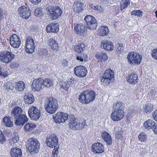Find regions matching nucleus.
<instances>
[{"mask_svg": "<svg viewBox=\"0 0 157 157\" xmlns=\"http://www.w3.org/2000/svg\"><path fill=\"white\" fill-rule=\"evenodd\" d=\"M121 10L126 8L130 4V0H122L121 2Z\"/></svg>", "mask_w": 157, "mask_h": 157, "instance_id": "79ce46f5", "label": "nucleus"}, {"mask_svg": "<svg viewBox=\"0 0 157 157\" xmlns=\"http://www.w3.org/2000/svg\"><path fill=\"white\" fill-rule=\"evenodd\" d=\"M24 99L25 103L28 104H31L35 100L33 95L29 93H26L25 94Z\"/></svg>", "mask_w": 157, "mask_h": 157, "instance_id": "393cba45", "label": "nucleus"}, {"mask_svg": "<svg viewBox=\"0 0 157 157\" xmlns=\"http://www.w3.org/2000/svg\"><path fill=\"white\" fill-rule=\"evenodd\" d=\"M19 62L17 61L13 62L11 65L12 68H17L19 67Z\"/></svg>", "mask_w": 157, "mask_h": 157, "instance_id": "4d7b16f0", "label": "nucleus"}, {"mask_svg": "<svg viewBox=\"0 0 157 157\" xmlns=\"http://www.w3.org/2000/svg\"><path fill=\"white\" fill-rule=\"evenodd\" d=\"M98 10H99L100 13H101L103 12L104 10V9L103 8L101 7V6H99Z\"/></svg>", "mask_w": 157, "mask_h": 157, "instance_id": "338daca9", "label": "nucleus"}, {"mask_svg": "<svg viewBox=\"0 0 157 157\" xmlns=\"http://www.w3.org/2000/svg\"><path fill=\"white\" fill-rule=\"evenodd\" d=\"M78 125L79 126L80 128H75V129H82L83 127H84L86 125V123L85 121H84L83 122L81 123V126H80V123H78Z\"/></svg>", "mask_w": 157, "mask_h": 157, "instance_id": "e2e57ef3", "label": "nucleus"}, {"mask_svg": "<svg viewBox=\"0 0 157 157\" xmlns=\"http://www.w3.org/2000/svg\"><path fill=\"white\" fill-rule=\"evenodd\" d=\"M153 131L154 133L157 134V124L155 125Z\"/></svg>", "mask_w": 157, "mask_h": 157, "instance_id": "774afa93", "label": "nucleus"}, {"mask_svg": "<svg viewBox=\"0 0 157 157\" xmlns=\"http://www.w3.org/2000/svg\"><path fill=\"white\" fill-rule=\"evenodd\" d=\"M68 63V61L65 59H63L62 61V65L64 66H67Z\"/></svg>", "mask_w": 157, "mask_h": 157, "instance_id": "0e129e2a", "label": "nucleus"}, {"mask_svg": "<svg viewBox=\"0 0 157 157\" xmlns=\"http://www.w3.org/2000/svg\"><path fill=\"white\" fill-rule=\"evenodd\" d=\"M59 139L57 136L54 134H52L48 136L46 140L47 146L52 148H59Z\"/></svg>", "mask_w": 157, "mask_h": 157, "instance_id": "0eeeda50", "label": "nucleus"}, {"mask_svg": "<svg viewBox=\"0 0 157 157\" xmlns=\"http://www.w3.org/2000/svg\"><path fill=\"white\" fill-rule=\"evenodd\" d=\"M76 33L81 36H84L86 33V28L82 24H77L75 28Z\"/></svg>", "mask_w": 157, "mask_h": 157, "instance_id": "a211bd4d", "label": "nucleus"}, {"mask_svg": "<svg viewBox=\"0 0 157 157\" xmlns=\"http://www.w3.org/2000/svg\"><path fill=\"white\" fill-rule=\"evenodd\" d=\"M42 10L40 8H37L35 10L34 14L36 16L40 17L42 15Z\"/></svg>", "mask_w": 157, "mask_h": 157, "instance_id": "de8ad7c7", "label": "nucleus"}, {"mask_svg": "<svg viewBox=\"0 0 157 157\" xmlns=\"http://www.w3.org/2000/svg\"><path fill=\"white\" fill-rule=\"evenodd\" d=\"M82 5L80 2H75L73 5V10L75 13H78L82 10Z\"/></svg>", "mask_w": 157, "mask_h": 157, "instance_id": "cd10ccee", "label": "nucleus"}, {"mask_svg": "<svg viewBox=\"0 0 157 157\" xmlns=\"http://www.w3.org/2000/svg\"><path fill=\"white\" fill-rule=\"evenodd\" d=\"M109 32L108 28L105 26H101L98 30V34L101 36H104L107 34Z\"/></svg>", "mask_w": 157, "mask_h": 157, "instance_id": "e433bc0d", "label": "nucleus"}, {"mask_svg": "<svg viewBox=\"0 0 157 157\" xmlns=\"http://www.w3.org/2000/svg\"><path fill=\"white\" fill-rule=\"evenodd\" d=\"M46 30L48 32H58L59 31V25L57 23H51L46 27Z\"/></svg>", "mask_w": 157, "mask_h": 157, "instance_id": "412c9836", "label": "nucleus"}, {"mask_svg": "<svg viewBox=\"0 0 157 157\" xmlns=\"http://www.w3.org/2000/svg\"><path fill=\"white\" fill-rule=\"evenodd\" d=\"M152 57L157 60V49H155L153 50L151 52Z\"/></svg>", "mask_w": 157, "mask_h": 157, "instance_id": "6e6d98bb", "label": "nucleus"}, {"mask_svg": "<svg viewBox=\"0 0 157 157\" xmlns=\"http://www.w3.org/2000/svg\"><path fill=\"white\" fill-rule=\"evenodd\" d=\"M152 116L154 120L157 121V110H155L152 113Z\"/></svg>", "mask_w": 157, "mask_h": 157, "instance_id": "052dcab7", "label": "nucleus"}, {"mask_svg": "<svg viewBox=\"0 0 157 157\" xmlns=\"http://www.w3.org/2000/svg\"><path fill=\"white\" fill-rule=\"evenodd\" d=\"M75 75L80 77H85L87 73V70L84 67L80 65L76 66L74 69Z\"/></svg>", "mask_w": 157, "mask_h": 157, "instance_id": "f8f14e48", "label": "nucleus"}, {"mask_svg": "<svg viewBox=\"0 0 157 157\" xmlns=\"http://www.w3.org/2000/svg\"><path fill=\"white\" fill-rule=\"evenodd\" d=\"M111 81V80L109 78H104V76L101 79V82H103V85H104L109 83Z\"/></svg>", "mask_w": 157, "mask_h": 157, "instance_id": "603ef678", "label": "nucleus"}, {"mask_svg": "<svg viewBox=\"0 0 157 157\" xmlns=\"http://www.w3.org/2000/svg\"><path fill=\"white\" fill-rule=\"evenodd\" d=\"M111 114L112 120L114 121L121 120L124 116V104L120 101H115L113 105Z\"/></svg>", "mask_w": 157, "mask_h": 157, "instance_id": "f257e3e1", "label": "nucleus"}, {"mask_svg": "<svg viewBox=\"0 0 157 157\" xmlns=\"http://www.w3.org/2000/svg\"><path fill=\"white\" fill-rule=\"evenodd\" d=\"M53 84V81L49 78H45L43 79V85L47 87H50Z\"/></svg>", "mask_w": 157, "mask_h": 157, "instance_id": "37998d69", "label": "nucleus"}, {"mask_svg": "<svg viewBox=\"0 0 157 157\" xmlns=\"http://www.w3.org/2000/svg\"><path fill=\"white\" fill-rule=\"evenodd\" d=\"M99 6L95 5L93 4H91L90 5V8L94 9V10H97L98 9Z\"/></svg>", "mask_w": 157, "mask_h": 157, "instance_id": "680f3d73", "label": "nucleus"}, {"mask_svg": "<svg viewBox=\"0 0 157 157\" xmlns=\"http://www.w3.org/2000/svg\"><path fill=\"white\" fill-rule=\"evenodd\" d=\"M27 144L28 149L32 153H36L39 151L40 144L36 139L33 138L29 139Z\"/></svg>", "mask_w": 157, "mask_h": 157, "instance_id": "39448f33", "label": "nucleus"}, {"mask_svg": "<svg viewBox=\"0 0 157 157\" xmlns=\"http://www.w3.org/2000/svg\"><path fill=\"white\" fill-rule=\"evenodd\" d=\"M28 113L31 119L36 121L40 116V111L36 107L32 106L29 109Z\"/></svg>", "mask_w": 157, "mask_h": 157, "instance_id": "9d476101", "label": "nucleus"}, {"mask_svg": "<svg viewBox=\"0 0 157 157\" xmlns=\"http://www.w3.org/2000/svg\"><path fill=\"white\" fill-rule=\"evenodd\" d=\"M18 140L19 139L18 137L16 136H14L13 139L9 140V143L10 145H14L17 142Z\"/></svg>", "mask_w": 157, "mask_h": 157, "instance_id": "8fccbe9b", "label": "nucleus"}, {"mask_svg": "<svg viewBox=\"0 0 157 157\" xmlns=\"http://www.w3.org/2000/svg\"><path fill=\"white\" fill-rule=\"evenodd\" d=\"M22 110L19 107H15L11 111V115L14 118L21 114Z\"/></svg>", "mask_w": 157, "mask_h": 157, "instance_id": "bb28decb", "label": "nucleus"}, {"mask_svg": "<svg viewBox=\"0 0 157 157\" xmlns=\"http://www.w3.org/2000/svg\"><path fill=\"white\" fill-rule=\"evenodd\" d=\"M26 43V50L27 52L32 53L34 52L35 48L33 38L30 36H28L27 37Z\"/></svg>", "mask_w": 157, "mask_h": 157, "instance_id": "2eb2a0df", "label": "nucleus"}, {"mask_svg": "<svg viewBox=\"0 0 157 157\" xmlns=\"http://www.w3.org/2000/svg\"><path fill=\"white\" fill-rule=\"evenodd\" d=\"M4 88L8 91L12 90L13 88V86L11 85V83L10 82H7L5 84Z\"/></svg>", "mask_w": 157, "mask_h": 157, "instance_id": "09e8293b", "label": "nucleus"}, {"mask_svg": "<svg viewBox=\"0 0 157 157\" xmlns=\"http://www.w3.org/2000/svg\"><path fill=\"white\" fill-rule=\"evenodd\" d=\"M58 148H54L52 151V157H57V153L58 152Z\"/></svg>", "mask_w": 157, "mask_h": 157, "instance_id": "13d9d810", "label": "nucleus"}, {"mask_svg": "<svg viewBox=\"0 0 157 157\" xmlns=\"http://www.w3.org/2000/svg\"><path fill=\"white\" fill-rule=\"evenodd\" d=\"M25 85L23 82L19 81L16 83L15 88L18 91H22L25 88Z\"/></svg>", "mask_w": 157, "mask_h": 157, "instance_id": "58836bf2", "label": "nucleus"}, {"mask_svg": "<svg viewBox=\"0 0 157 157\" xmlns=\"http://www.w3.org/2000/svg\"><path fill=\"white\" fill-rule=\"evenodd\" d=\"M68 117L67 113L62 112H58L53 115L55 122L58 124L64 122L67 119Z\"/></svg>", "mask_w": 157, "mask_h": 157, "instance_id": "9b49d317", "label": "nucleus"}, {"mask_svg": "<svg viewBox=\"0 0 157 157\" xmlns=\"http://www.w3.org/2000/svg\"><path fill=\"white\" fill-rule=\"evenodd\" d=\"M142 13L143 12L141 10H133L131 12V15L140 17L142 15Z\"/></svg>", "mask_w": 157, "mask_h": 157, "instance_id": "49530a36", "label": "nucleus"}, {"mask_svg": "<svg viewBox=\"0 0 157 157\" xmlns=\"http://www.w3.org/2000/svg\"><path fill=\"white\" fill-rule=\"evenodd\" d=\"M46 10L50 17L53 20L59 18L62 13L61 9L58 6L50 5L47 7Z\"/></svg>", "mask_w": 157, "mask_h": 157, "instance_id": "20e7f679", "label": "nucleus"}, {"mask_svg": "<svg viewBox=\"0 0 157 157\" xmlns=\"http://www.w3.org/2000/svg\"><path fill=\"white\" fill-rule=\"evenodd\" d=\"M155 122L151 119H149L145 121L144 126L145 129H150L153 128L155 126Z\"/></svg>", "mask_w": 157, "mask_h": 157, "instance_id": "c85d7f7f", "label": "nucleus"}, {"mask_svg": "<svg viewBox=\"0 0 157 157\" xmlns=\"http://www.w3.org/2000/svg\"><path fill=\"white\" fill-rule=\"evenodd\" d=\"M21 41L19 37L16 34L12 35L10 37V45L14 48H18L20 45Z\"/></svg>", "mask_w": 157, "mask_h": 157, "instance_id": "4468645a", "label": "nucleus"}, {"mask_svg": "<svg viewBox=\"0 0 157 157\" xmlns=\"http://www.w3.org/2000/svg\"><path fill=\"white\" fill-rule=\"evenodd\" d=\"M114 76L113 72L111 69H108L106 70L104 73V77L109 78L111 80Z\"/></svg>", "mask_w": 157, "mask_h": 157, "instance_id": "4c0bfd02", "label": "nucleus"}, {"mask_svg": "<svg viewBox=\"0 0 157 157\" xmlns=\"http://www.w3.org/2000/svg\"><path fill=\"white\" fill-rule=\"evenodd\" d=\"M48 51L45 49L40 48L38 51V55L40 57L44 59H46L48 57Z\"/></svg>", "mask_w": 157, "mask_h": 157, "instance_id": "f704fd0d", "label": "nucleus"}, {"mask_svg": "<svg viewBox=\"0 0 157 157\" xmlns=\"http://www.w3.org/2000/svg\"><path fill=\"white\" fill-rule=\"evenodd\" d=\"M101 136L104 140L109 145L112 144V139L110 135L107 132H104L101 134Z\"/></svg>", "mask_w": 157, "mask_h": 157, "instance_id": "5701e85b", "label": "nucleus"}, {"mask_svg": "<svg viewBox=\"0 0 157 157\" xmlns=\"http://www.w3.org/2000/svg\"><path fill=\"white\" fill-rule=\"evenodd\" d=\"M95 96V93L94 90H86L80 94L78 100L82 103L88 104L94 100Z\"/></svg>", "mask_w": 157, "mask_h": 157, "instance_id": "f03ea898", "label": "nucleus"}, {"mask_svg": "<svg viewBox=\"0 0 157 157\" xmlns=\"http://www.w3.org/2000/svg\"><path fill=\"white\" fill-rule=\"evenodd\" d=\"M36 127L34 123L29 122L24 126V130L26 132H29L35 128Z\"/></svg>", "mask_w": 157, "mask_h": 157, "instance_id": "7c9ffc66", "label": "nucleus"}, {"mask_svg": "<svg viewBox=\"0 0 157 157\" xmlns=\"http://www.w3.org/2000/svg\"><path fill=\"white\" fill-rule=\"evenodd\" d=\"M157 91L154 89H152L150 93L148 94L150 97H151V98H154L155 97H157Z\"/></svg>", "mask_w": 157, "mask_h": 157, "instance_id": "3c124183", "label": "nucleus"}, {"mask_svg": "<svg viewBox=\"0 0 157 157\" xmlns=\"http://www.w3.org/2000/svg\"><path fill=\"white\" fill-rule=\"evenodd\" d=\"M138 78L137 75L132 72L128 75L126 78L128 82L135 84L137 82Z\"/></svg>", "mask_w": 157, "mask_h": 157, "instance_id": "4be33fe9", "label": "nucleus"}, {"mask_svg": "<svg viewBox=\"0 0 157 157\" xmlns=\"http://www.w3.org/2000/svg\"><path fill=\"white\" fill-rule=\"evenodd\" d=\"M70 82L61 81L59 82V85L61 88L67 90L70 87Z\"/></svg>", "mask_w": 157, "mask_h": 157, "instance_id": "a19ab883", "label": "nucleus"}, {"mask_svg": "<svg viewBox=\"0 0 157 157\" xmlns=\"http://www.w3.org/2000/svg\"><path fill=\"white\" fill-rule=\"evenodd\" d=\"M123 132L121 131H118L116 135V137L118 139L121 140L123 138Z\"/></svg>", "mask_w": 157, "mask_h": 157, "instance_id": "5fc2aeb1", "label": "nucleus"}, {"mask_svg": "<svg viewBox=\"0 0 157 157\" xmlns=\"http://www.w3.org/2000/svg\"><path fill=\"white\" fill-rule=\"evenodd\" d=\"M49 45L51 48L56 51H58L59 49V46L55 39L53 38H50L49 40Z\"/></svg>", "mask_w": 157, "mask_h": 157, "instance_id": "c756f323", "label": "nucleus"}, {"mask_svg": "<svg viewBox=\"0 0 157 157\" xmlns=\"http://www.w3.org/2000/svg\"><path fill=\"white\" fill-rule=\"evenodd\" d=\"M43 79L41 78L34 79L32 83V87L34 91H39L42 88Z\"/></svg>", "mask_w": 157, "mask_h": 157, "instance_id": "f3484780", "label": "nucleus"}, {"mask_svg": "<svg viewBox=\"0 0 157 157\" xmlns=\"http://www.w3.org/2000/svg\"><path fill=\"white\" fill-rule=\"evenodd\" d=\"M127 58L128 62L131 64H138L141 61L142 56L138 53L131 52L128 54Z\"/></svg>", "mask_w": 157, "mask_h": 157, "instance_id": "423d86ee", "label": "nucleus"}, {"mask_svg": "<svg viewBox=\"0 0 157 157\" xmlns=\"http://www.w3.org/2000/svg\"><path fill=\"white\" fill-rule=\"evenodd\" d=\"M85 47V45L83 44H82L75 46L74 47V50L77 52L80 53L83 51Z\"/></svg>", "mask_w": 157, "mask_h": 157, "instance_id": "ea45409f", "label": "nucleus"}, {"mask_svg": "<svg viewBox=\"0 0 157 157\" xmlns=\"http://www.w3.org/2000/svg\"><path fill=\"white\" fill-rule=\"evenodd\" d=\"M88 56L87 54L80 53L77 55L76 59L79 62H86L87 60Z\"/></svg>", "mask_w": 157, "mask_h": 157, "instance_id": "c9c22d12", "label": "nucleus"}, {"mask_svg": "<svg viewBox=\"0 0 157 157\" xmlns=\"http://www.w3.org/2000/svg\"><path fill=\"white\" fill-rule=\"evenodd\" d=\"M10 154L12 157H21L22 156L21 150L19 148L14 147L11 148Z\"/></svg>", "mask_w": 157, "mask_h": 157, "instance_id": "b1692460", "label": "nucleus"}, {"mask_svg": "<svg viewBox=\"0 0 157 157\" xmlns=\"http://www.w3.org/2000/svg\"><path fill=\"white\" fill-rule=\"evenodd\" d=\"M102 43L101 46H103L105 50L111 51L113 49V44L111 42L105 40L102 42Z\"/></svg>", "mask_w": 157, "mask_h": 157, "instance_id": "a878e982", "label": "nucleus"}, {"mask_svg": "<svg viewBox=\"0 0 157 157\" xmlns=\"http://www.w3.org/2000/svg\"><path fill=\"white\" fill-rule=\"evenodd\" d=\"M45 107L48 113L51 114L54 113L58 108L57 100L52 97L49 98L45 101Z\"/></svg>", "mask_w": 157, "mask_h": 157, "instance_id": "7ed1b4c3", "label": "nucleus"}, {"mask_svg": "<svg viewBox=\"0 0 157 157\" xmlns=\"http://www.w3.org/2000/svg\"><path fill=\"white\" fill-rule=\"evenodd\" d=\"M84 20L86 24V27L89 29H95L97 26V23L95 18L92 15H86Z\"/></svg>", "mask_w": 157, "mask_h": 157, "instance_id": "1a4fd4ad", "label": "nucleus"}, {"mask_svg": "<svg viewBox=\"0 0 157 157\" xmlns=\"http://www.w3.org/2000/svg\"><path fill=\"white\" fill-rule=\"evenodd\" d=\"M30 1L32 3L36 5L40 2L41 0H30Z\"/></svg>", "mask_w": 157, "mask_h": 157, "instance_id": "69168bd1", "label": "nucleus"}, {"mask_svg": "<svg viewBox=\"0 0 157 157\" xmlns=\"http://www.w3.org/2000/svg\"><path fill=\"white\" fill-rule=\"evenodd\" d=\"M6 141V137L4 136L2 131L0 130V143L2 144Z\"/></svg>", "mask_w": 157, "mask_h": 157, "instance_id": "864d4df0", "label": "nucleus"}, {"mask_svg": "<svg viewBox=\"0 0 157 157\" xmlns=\"http://www.w3.org/2000/svg\"><path fill=\"white\" fill-rule=\"evenodd\" d=\"M12 118L10 117L6 116L3 118V122L5 126L10 127L13 126V122L11 119Z\"/></svg>", "mask_w": 157, "mask_h": 157, "instance_id": "473e14b6", "label": "nucleus"}, {"mask_svg": "<svg viewBox=\"0 0 157 157\" xmlns=\"http://www.w3.org/2000/svg\"><path fill=\"white\" fill-rule=\"evenodd\" d=\"M92 150L95 153H101L105 150L103 144L99 143H97L93 144Z\"/></svg>", "mask_w": 157, "mask_h": 157, "instance_id": "6ab92c4d", "label": "nucleus"}, {"mask_svg": "<svg viewBox=\"0 0 157 157\" xmlns=\"http://www.w3.org/2000/svg\"><path fill=\"white\" fill-rule=\"evenodd\" d=\"M14 119V123L17 125L23 126L28 121V118L24 114H21Z\"/></svg>", "mask_w": 157, "mask_h": 157, "instance_id": "dca6fc26", "label": "nucleus"}, {"mask_svg": "<svg viewBox=\"0 0 157 157\" xmlns=\"http://www.w3.org/2000/svg\"><path fill=\"white\" fill-rule=\"evenodd\" d=\"M96 57L98 60H101V62L106 61L108 59L107 54L102 52L98 53L96 55Z\"/></svg>", "mask_w": 157, "mask_h": 157, "instance_id": "72a5a7b5", "label": "nucleus"}, {"mask_svg": "<svg viewBox=\"0 0 157 157\" xmlns=\"http://www.w3.org/2000/svg\"><path fill=\"white\" fill-rule=\"evenodd\" d=\"M8 75V73L6 71H4L3 72L1 71L0 72V75L2 76L3 77H5L7 76Z\"/></svg>", "mask_w": 157, "mask_h": 157, "instance_id": "bf43d9fd", "label": "nucleus"}, {"mask_svg": "<svg viewBox=\"0 0 157 157\" xmlns=\"http://www.w3.org/2000/svg\"><path fill=\"white\" fill-rule=\"evenodd\" d=\"M15 56L11 52L4 51L0 53V60L2 62L8 63L14 59Z\"/></svg>", "mask_w": 157, "mask_h": 157, "instance_id": "6e6552de", "label": "nucleus"}, {"mask_svg": "<svg viewBox=\"0 0 157 157\" xmlns=\"http://www.w3.org/2000/svg\"><path fill=\"white\" fill-rule=\"evenodd\" d=\"M117 49L116 51L117 54L119 55L122 54L123 52V51L124 49V46L123 44H121L118 43L116 45Z\"/></svg>", "mask_w": 157, "mask_h": 157, "instance_id": "c03bdc74", "label": "nucleus"}, {"mask_svg": "<svg viewBox=\"0 0 157 157\" xmlns=\"http://www.w3.org/2000/svg\"><path fill=\"white\" fill-rule=\"evenodd\" d=\"M70 128L73 129L79 128L78 123L75 121V119L74 115H71L69 116L68 119Z\"/></svg>", "mask_w": 157, "mask_h": 157, "instance_id": "aec40b11", "label": "nucleus"}, {"mask_svg": "<svg viewBox=\"0 0 157 157\" xmlns=\"http://www.w3.org/2000/svg\"><path fill=\"white\" fill-rule=\"evenodd\" d=\"M138 137L139 140L141 142L145 141L147 139L146 135L144 133L142 132L139 135Z\"/></svg>", "mask_w": 157, "mask_h": 157, "instance_id": "a18cd8bd", "label": "nucleus"}, {"mask_svg": "<svg viewBox=\"0 0 157 157\" xmlns=\"http://www.w3.org/2000/svg\"><path fill=\"white\" fill-rule=\"evenodd\" d=\"M19 13L20 16L25 19H28L31 15L29 8L25 6H21L19 8Z\"/></svg>", "mask_w": 157, "mask_h": 157, "instance_id": "ddd939ff", "label": "nucleus"}, {"mask_svg": "<svg viewBox=\"0 0 157 157\" xmlns=\"http://www.w3.org/2000/svg\"><path fill=\"white\" fill-rule=\"evenodd\" d=\"M153 110V105L151 103L145 104L143 107V112L146 113H150Z\"/></svg>", "mask_w": 157, "mask_h": 157, "instance_id": "2f4dec72", "label": "nucleus"}]
</instances>
